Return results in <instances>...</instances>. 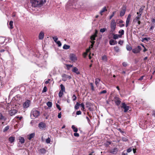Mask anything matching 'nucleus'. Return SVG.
Here are the masks:
<instances>
[{
	"mask_svg": "<svg viewBox=\"0 0 155 155\" xmlns=\"http://www.w3.org/2000/svg\"><path fill=\"white\" fill-rule=\"evenodd\" d=\"M56 43L58 44L59 47H60L61 45V44L60 41H57Z\"/></svg>",
	"mask_w": 155,
	"mask_h": 155,
	"instance_id": "obj_52",
	"label": "nucleus"
},
{
	"mask_svg": "<svg viewBox=\"0 0 155 155\" xmlns=\"http://www.w3.org/2000/svg\"><path fill=\"white\" fill-rule=\"evenodd\" d=\"M64 92V91H60L58 94V96L59 97L61 98L62 97Z\"/></svg>",
	"mask_w": 155,
	"mask_h": 155,
	"instance_id": "obj_29",
	"label": "nucleus"
},
{
	"mask_svg": "<svg viewBox=\"0 0 155 155\" xmlns=\"http://www.w3.org/2000/svg\"><path fill=\"white\" fill-rule=\"evenodd\" d=\"M46 142L47 143H49L51 142V139L50 138L48 137V138L46 140Z\"/></svg>",
	"mask_w": 155,
	"mask_h": 155,
	"instance_id": "obj_45",
	"label": "nucleus"
},
{
	"mask_svg": "<svg viewBox=\"0 0 155 155\" xmlns=\"http://www.w3.org/2000/svg\"><path fill=\"white\" fill-rule=\"evenodd\" d=\"M78 0H70L67 3L66 8L67 9H72L75 8L79 9H83L84 8L83 3L81 2L79 4H75Z\"/></svg>",
	"mask_w": 155,
	"mask_h": 155,
	"instance_id": "obj_1",
	"label": "nucleus"
},
{
	"mask_svg": "<svg viewBox=\"0 0 155 155\" xmlns=\"http://www.w3.org/2000/svg\"><path fill=\"white\" fill-rule=\"evenodd\" d=\"M102 59L104 61H106L107 60V57L106 55H104L102 57Z\"/></svg>",
	"mask_w": 155,
	"mask_h": 155,
	"instance_id": "obj_42",
	"label": "nucleus"
},
{
	"mask_svg": "<svg viewBox=\"0 0 155 155\" xmlns=\"http://www.w3.org/2000/svg\"><path fill=\"white\" fill-rule=\"evenodd\" d=\"M143 40H146V41H147L149 40H150V38H143Z\"/></svg>",
	"mask_w": 155,
	"mask_h": 155,
	"instance_id": "obj_62",
	"label": "nucleus"
},
{
	"mask_svg": "<svg viewBox=\"0 0 155 155\" xmlns=\"http://www.w3.org/2000/svg\"><path fill=\"white\" fill-rule=\"evenodd\" d=\"M39 153L40 154H44L46 153V150L45 149L42 148L40 149L39 150Z\"/></svg>",
	"mask_w": 155,
	"mask_h": 155,
	"instance_id": "obj_21",
	"label": "nucleus"
},
{
	"mask_svg": "<svg viewBox=\"0 0 155 155\" xmlns=\"http://www.w3.org/2000/svg\"><path fill=\"white\" fill-rule=\"evenodd\" d=\"M140 45L143 48L144 50H143V51L144 52H146L147 51V49L143 45V44H140Z\"/></svg>",
	"mask_w": 155,
	"mask_h": 155,
	"instance_id": "obj_50",
	"label": "nucleus"
},
{
	"mask_svg": "<svg viewBox=\"0 0 155 155\" xmlns=\"http://www.w3.org/2000/svg\"><path fill=\"white\" fill-rule=\"evenodd\" d=\"M5 39L3 37H0V43L2 44L5 42Z\"/></svg>",
	"mask_w": 155,
	"mask_h": 155,
	"instance_id": "obj_26",
	"label": "nucleus"
},
{
	"mask_svg": "<svg viewBox=\"0 0 155 155\" xmlns=\"http://www.w3.org/2000/svg\"><path fill=\"white\" fill-rule=\"evenodd\" d=\"M74 135L75 137H78L79 136V134L76 133H74Z\"/></svg>",
	"mask_w": 155,
	"mask_h": 155,
	"instance_id": "obj_58",
	"label": "nucleus"
},
{
	"mask_svg": "<svg viewBox=\"0 0 155 155\" xmlns=\"http://www.w3.org/2000/svg\"><path fill=\"white\" fill-rule=\"evenodd\" d=\"M90 84V85H91V89L93 91H94V85H93V83H91Z\"/></svg>",
	"mask_w": 155,
	"mask_h": 155,
	"instance_id": "obj_48",
	"label": "nucleus"
},
{
	"mask_svg": "<svg viewBox=\"0 0 155 155\" xmlns=\"http://www.w3.org/2000/svg\"><path fill=\"white\" fill-rule=\"evenodd\" d=\"M80 106V104H79L78 102H77L75 106H74V109L75 110H78L79 107V106Z\"/></svg>",
	"mask_w": 155,
	"mask_h": 155,
	"instance_id": "obj_28",
	"label": "nucleus"
},
{
	"mask_svg": "<svg viewBox=\"0 0 155 155\" xmlns=\"http://www.w3.org/2000/svg\"><path fill=\"white\" fill-rule=\"evenodd\" d=\"M52 38L55 42L58 41V38L57 36L53 37Z\"/></svg>",
	"mask_w": 155,
	"mask_h": 155,
	"instance_id": "obj_49",
	"label": "nucleus"
},
{
	"mask_svg": "<svg viewBox=\"0 0 155 155\" xmlns=\"http://www.w3.org/2000/svg\"><path fill=\"white\" fill-rule=\"evenodd\" d=\"M115 12H113V14L112 15H111L110 17V19L111 18L114 16V14L115 13Z\"/></svg>",
	"mask_w": 155,
	"mask_h": 155,
	"instance_id": "obj_60",
	"label": "nucleus"
},
{
	"mask_svg": "<svg viewBox=\"0 0 155 155\" xmlns=\"http://www.w3.org/2000/svg\"><path fill=\"white\" fill-rule=\"evenodd\" d=\"M80 106L82 108L81 110H84L85 109L84 108V105L83 103H82L81 104H80Z\"/></svg>",
	"mask_w": 155,
	"mask_h": 155,
	"instance_id": "obj_43",
	"label": "nucleus"
},
{
	"mask_svg": "<svg viewBox=\"0 0 155 155\" xmlns=\"http://www.w3.org/2000/svg\"><path fill=\"white\" fill-rule=\"evenodd\" d=\"M143 8H141L139 10V14L142 15V13L143 11Z\"/></svg>",
	"mask_w": 155,
	"mask_h": 155,
	"instance_id": "obj_46",
	"label": "nucleus"
},
{
	"mask_svg": "<svg viewBox=\"0 0 155 155\" xmlns=\"http://www.w3.org/2000/svg\"><path fill=\"white\" fill-rule=\"evenodd\" d=\"M9 128V127L8 126H6L4 129L3 130V132H5L7 131Z\"/></svg>",
	"mask_w": 155,
	"mask_h": 155,
	"instance_id": "obj_39",
	"label": "nucleus"
},
{
	"mask_svg": "<svg viewBox=\"0 0 155 155\" xmlns=\"http://www.w3.org/2000/svg\"><path fill=\"white\" fill-rule=\"evenodd\" d=\"M110 25L111 31L113 32L114 31L116 28V23L114 19H112L111 20Z\"/></svg>",
	"mask_w": 155,
	"mask_h": 155,
	"instance_id": "obj_4",
	"label": "nucleus"
},
{
	"mask_svg": "<svg viewBox=\"0 0 155 155\" xmlns=\"http://www.w3.org/2000/svg\"><path fill=\"white\" fill-rule=\"evenodd\" d=\"M17 112V110L15 109H12L9 111V114L10 116H12L15 115Z\"/></svg>",
	"mask_w": 155,
	"mask_h": 155,
	"instance_id": "obj_12",
	"label": "nucleus"
},
{
	"mask_svg": "<svg viewBox=\"0 0 155 155\" xmlns=\"http://www.w3.org/2000/svg\"><path fill=\"white\" fill-rule=\"evenodd\" d=\"M126 48L129 51H130L132 49V48L128 45H127Z\"/></svg>",
	"mask_w": 155,
	"mask_h": 155,
	"instance_id": "obj_38",
	"label": "nucleus"
},
{
	"mask_svg": "<svg viewBox=\"0 0 155 155\" xmlns=\"http://www.w3.org/2000/svg\"><path fill=\"white\" fill-rule=\"evenodd\" d=\"M32 5L34 7L41 6L45 2L46 0H31Z\"/></svg>",
	"mask_w": 155,
	"mask_h": 155,
	"instance_id": "obj_2",
	"label": "nucleus"
},
{
	"mask_svg": "<svg viewBox=\"0 0 155 155\" xmlns=\"http://www.w3.org/2000/svg\"><path fill=\"white\" fill-rule=\"evenodd\" d=\"M44 36V33L43 32L41 31L39 35V39L40 40L43 39Z\"/></svg>",
	"mask_w": 155,
	"mask_h": 155,
	"instance_id": "obj_18",
	"label": "nucleus"
},
{
	"mask_svg": "<svg viewBox=\"0 0 155 155\" xmlns=\"http://www.w3.org/2000/svg\"><path fill=\"white\" fill-rule=\"evenodd\" d=\"M81 112L80 110H78L76 112V114L77 115H81Z\"/></svg>",
	"mask_w": 155,
	"mask_h": 155,
	"instance_id": "obj_56",
	"label": "nucleus"
},
{
	"mask_svg": "<svg viewBox=\"0 0 155 155\" xmlns=\"http://www.w3.org/2000/svg\"><path fill=\"white\" fill-rule=\"evenodd\" d=\"M125 12V9H123L122 10H121L120 14V15L121 17H122L123 16Z\"/></svg>",
	"mask_w": 155,
	"mask_h": 155,
	"instance_id": "obj_24",
	"label": "nucleus"
},
{
	"mask_svg": "<svg viewBox=\"0 0 155 155\" xmlns=\"http://www.w3.org/2000/svg\"><path fill=\"white\" fill-rule=\"evenodd\" d=\"M122 140L123 141L126 142L128 140V139L127 137H124L122 138Z\"/></svg>",
	"mask_w": 155,
	"mask_h": 155,
	"instance_id": "obj_41",
	"label": "nucleus"
},
{
	"mask_svg": "<svg viewBox=\"0 0 155 155\" xmlns=\"http://www.w3.org/2000/svg\"><path fill=\"white\" fill-rule=\"evenodd\" d=\"M107 93V91L105 90H103L101 92H100L99 93V94H105Z\"/></svg>",
	"mask_w": 155,
	"mask_h": 155,
	"instance_id": "obj_53",
	"label": "nucleus"
},
{
	"mask_svg": "<svg viewBox=\"0 0 155 155\" xmlns=\"http://www.w3.org/2000/svg\"><path fill=\"white\" fill-rule=\"evenodd\" d=\"M40 114V112L36 109H33L31 111V117L36 118L38 117Z\"/></svg>",
	"mask_w": 155,
	"mask_h": 155,
	"instance_id": "obj_3",
	"label": "nucleus"
},
{
	"mask_svg": "<svg viewBox=\"0 0 155 155\" xmlns=\"http://www.w3.org/2000/svg\"><path fill=\"white\" fill-rule=\"evenodd\" d=\"M47 105L49 107H51L52 106V103L51 102L48 101L47 103Z\"/></svg>",
	"mask_w": 155,
	"mask_h": 155,
	"instance_id": "obj_36",
	"label": "nucleus"
},
{
	"mask_svg": "<svg viewBox=\"0 0 155 155\" xmlns=\"http://www.w3.org/2000/svg\"><path fill=\"white\" fill-rule=\"evenodd\" d=\"M13 21H11L9 22V28L11 29H12L13 28Z\"/></svg>",
	"mask_w": 155,
	"mask_h": 155,
	"instance_id": "obj_31",
	"label": "nucleus"
},
{
	"mask_svg": "<svg viewBox=\"0 0 155 155\" xmlns=\"http://www.w3.org/2000/svg\"><path fill=\"white\" fill-rule=\"evenodd\" d=\"M117 148H114L110 150V153L114 154H115L117 153Z\"/></svg>",
	"mask_w": 155,
	"mask_h": 155,
	"instance_id": "obj_16",
	"label": "nucleus"
},
{
	"mask_svg": "<svg viewBox=\"0 0 155 155\" xmlns=\"http://www.w3.org/2000/svg\"><path fill=\"white\" fill-rule=\"evenodd\" d=\"M117 41H115L112 39L110 40L109 41V44L111 45H113L117 44Z\"/></svg>",
	"mask_w": 155,
	"mask_h": 155,
	"instance_id": "obj_14",
	"label": "nucleus"
},
{
	"mask_svg": "<svg viewBox=\"0 0 155 155\" xmlns=\"http://www.w3.org/2000/svg\"><path fill=\"white\" fill-rule=\"evenodd\" d=\"M71 128L73 130L74 132H77L78 131V129L74 125H73L72 126Z\"/></svg>",
	"mask_w": 155,
	"mask_h": 155,
	"instance_id": "obj_27",
	"label": "nucleus"
},
{
	"mask_svg": "<svg viewBox=\"0 0 155 155\" xmlns=\"http://www.w3.org/2000/svg\"><path fill=\"white\" fill-rule=\"evenodd\" d=\"M118 33L120 34L119 35H119V37L120 38H121L122 35L124 34V31L123 30L121 29L119 31Z\"/></svg>",
	"mask_w": 155,
	"mask_h": 155,
	"instance_id": "obj_17",
	"label": "nucleus"
},
{
	"mask_svg": "<svg viewBox=\"0 0 155 155\" xmlns=\"http://www.w3.org/2000/svg\"><path fill=\"white\" fill-rule=\"evenodd\" d=\"M97 37L96 35H92L91 36L90 38L91 40H94L95 39V38Z\"/></svg>",
	"mask_w": 155,
	"mask_h": 155,
	"instance_id": "obj_37",
	"label": "nucleus"
},
{
	"mask_svg": "<svg viewBox=\"0 0 155 155\" xmlns=\"http://www.w3.org/2000/svg\"><path fill=\"white\" fill-rule=\"evenodd\" d=\"M15 139V137H9L8 140L10 142L12 143L14 141Z\"/></svg>",
	"mask_w": 155,
	"mask_h": 155,
	"instance_id": "obj_22",
	"label": "nucleus"
},
{
	"mask_svg": "<svg viewBox=\"0 0 155 155\" xmlns=\"http://www.w3.org/2000/svg\"><path fill=\"white\" fill-rule=\"evenodd\" d=\"M123 43H124V41L123 40H120L118 41L119 44L120 45H123Z\"/></svg>",
	"mask_w": 155,
	"mask_h": 155,
	"instance_id": "obj_51",
	"label": "nucleus"
},
{
	"mask_svg": "<svg viewBox=\"0 0 155 155\" xmlns=\"http://www.w3.org/2000/svg\"><path fill=\"white\" fill-rule=\"evenodd\" d=\"M131 17V15L130 14H129L127 18L126 22V27H127L129 25V22L130 21Z\"/></svg>",
	"mask_w": 155,
	"mask_h": 155,
	"instance_id": "obj_11",
	"label": "nucleus"
},
{
	"mask_svg": "<svg viewBox=\"0 0 155 155\" xmlns=\"http://www.w3.org/2000/svg\"><path fill=\"white\" fill-rule=\"evenodd\" d=\"M35 136V134L34 133H31L30 134L28 137V139L29 140H31L32 138H33Z\"/></svg>",
	"mask_w": 155,
	"mask_h": 155,
	"instance_id": "obj_20",
	"label": "nucleus"
},
{
	"mask_svg": "<svg viewBox=\"0 0 155 155\" xmlns=\"http://www.w3.org/2000/svg\"><path fill=\"white\" fill-rule=\"evenodd\" d=\"M62 77V80L64 81H66L68 79L69 80L71 78V77L70 76L65 74H63Z\"/></svg>",
	"mask_w": 155,
	"mask_h": 155,
	"instance_id": "obj_9",
	"label": "nucleus"
},
{
	"mask_svg": "<svg viewBox=\"0 0 155 155\" xmlns=\"http://www.w3.org/2000/svg\"><path fill=\"white\" fill-rule=\"evenodd\" d=\"M56 106L58 108V110H61V107H60V106L59 105L57 104L56 105Z\"/></svg>",
	"mask_w": 155,
	"mask_h": 155,
	"instance_id": "obj_57",
	"label": "nucleus"
},
{
	"mask_svg": "<svg viewBox=\"0 0 155 155\" xmlns=\"http://www.w3.org/2000/svg\"><path fill=\"white\" fill-rule=\"evenodd\" d=\"M121 107L124 109V112H127L129 109V107L126 105L125 103H122Z\"/></svg>",
	"mask_w": 155,
	"mask_h": 155,
	"instance_id": "obj_8",
	"label": "nucleus"
},
{
	"mask_svg": "<svg viewBox=\"0 0 155 155\" xmlns=\"http://www.w3.org/2000/svg\"><path fill=\"white\" fill-rule=\"evenodd\" d=\"M121 99L117 96H115L114 97V101L116 105L119 106L121 103Z\"/></svg>",
	"mask_w": 155,
	"mask_h": 155,
	"instance_id": "obj_5",
	"label": "nucleus"
},
{
	"mask_svg": "<svg viewBox=\"0 0 155 155\" xmlns=\"http://www.w3.org/2000/svg\"><path fill=\"white\" fill-rule=\"evenodd\" d=\"M72 97L73 98V101H75L77 99V97L74 94L73 95Z\"/></svg>",
	"mask_w": 155,
	"mask_h": 155,
	"instance_id": "obj_55",
	"label": "nucleus"
},
{
	"mask_svg": "<svg viewBox=\"0 0 155 155\" xmlns=\"http://www.w3.org/2000/svg\"><path fill=\"white\" fill-rule=\"evenodd\" d=\"M70 46L67 45L66 44H65L63 46V48L64 49H68L70 48Z\"/></svg>",
	"mask_w": 155,
	"mask_h": 155,
	"instance_id": "obj_32",
	"label": "nucleus"
},
{
	"mask_svg": "<svg viewBox=\"0 0 155 155\" xmlns=\"http://www.w3.org/2000/svg\"><path fill=\"white\" fill-rule=\"evenodd\" d=\"M100 81V80L99 78H96L95 80V84L97 86L98 84H99V82Z\"/></svg>",
	"mask_w": 155,
	"mask_h": 155,
	"instance_id": "obj_33",
	"label": "nucleus"
},
{
	"mask_svg": "<svg viewBox=\"0 0 155 155\" xmlns=\"http://www.w3.org/2000/svg\"><path fill=\"white\" fill-rule=\"evenodd\" d=\"M47 91V88L46 86H45V87H44L43 88V90L42 91V92L43 93L45 92H46Z\"/></svg>",
	"mask_w": 155,
	"mask_h": 155,
	"instance_id": "obj_54",
	"label": "nucleus"
},
{
	"mask_svg": "<svg viewBox=\"0 0 155 155\" xmlns=\"http://www.w3.org/2000/svg\"><path fill=\"white\" fill-rule=\"evenodd\" d=\"M141 15L139 14L138 15H137V16L136 17L135 19H134V21H138L140 20V18L141 17Z\"/></svg>",
	"mask_w": 155,
	"mask_h": 155,
	"instance_id": "obj_30",
	"label": "nucleus"
},
{
	"mask_svg": "<svg viewBox=\"0 0 155 155\" xmlns=\"http://www.w3.org/2000/svg\"><path fill=\"white\" fill-rule=\"evenodd\" d=\"M30 101L28 100H27L23 104V107L24 108H28L29 105Z\"/></svg>",
	"mask_w": 155,
	"mask_h": 155,
	"instance_id": "obj_13",
	"label": "nucleus"
},
{
	"mask_svg": "<svg viewBox=\"0 0 155 155\" xmlns=\"http://www.w3.org/2000/svg\"><path fill=\"white\" fill-rule=\"evenodd\" d=\"M114 49L115 51L117 52H118L120 51V49L118 47L116 46L114 48Z\"/></svg>",
	"mask_w": 155,
	"mask_h": 155,
	"instance_id": "obj_35",
	"label": "nucleus"
},
{
	"mask_svg": "<svg viewBox=\"0 0 155 155\" xmlns=\"http://www.w3.org/2000/svg\"><path fill=\"white\" fill-rule=\"evenodd\" d=\"M142 48L140 46L138 45L137 47L133 49L132 50L134 54L139 53L141 50Z\"/></svg>",
	"mask_w": 155,
	"mask_h": 155,
	"instance_id": "obj_6",
	"label": "nucleus"
},
{
	"mask_svg": "<svg viewBox=\"0 0 155 155\" xmlns=\"http://www.w3.org/2000/svg\"><path fill=\"white\" fill-rule=\"evenodd\" d=\"M0 119L5 120V119L4 117L2 114L0 112Z\"/></svg>",
	"mask_w": 155,
	"mask_h": 155,
	"instance_id": "obj_44",
	"label": "nucleus"
},
{
	"mask_svg": "<svg viewBox=\"0 0 155 155\" xmlns=\"http://www.w3.org/2000/svg\"><path fill=\"white\" fill-rule=\"evenodd\" d=\"M38 127L40 129L43 130L46 127V126L45 123L41 122L39 124Z\"/></svg>",
	"mask_w": 155,
	"mask_h": 155,
	"instance_id": "obj_10",
	"label": "nucleus"
},
{
	"mask_svg": "<svg viewBox=\"0 0 155 155\" xmlns=\"http://www.w3.org/2000/svg\"><path fill=\"white\" fill-rule=\"evenodd\" d=\"M19 142H20L21 143H23L25 142V139L23 137H19Z\"/></svg>",
	"mask_w": 155,
	"mask_h": 155,
	"instance_id": "obj_23",
	"label": "nucleus"
},
{
	"mask_svg": "<svg viewBox=\"0 0 155 155\" xmlns=\"http://www.w3.org/2000/svg\"><path fill=\"white\" fill-rule=\"evenodd\" d=\"M113 38L114 39L116 40L119 37V35L117 34H113Z\"/></svg>",
	"mask_w": 155,
	"mask_h": 155,
	"instance_id": "obj_34",
	"label": "nucleus"
},
{
	"mask_svg": "<svg viewBox=\"0 0 155 155\" xmlns=\"http://www.w3.org/2000/svg\"><path fill=\"white\" fill-rule=\"evenodd\" d=\"M61 90L60 91L65 92V88L64 85L62 84L60 85Z\"/></svg>",
	"mask_w": 155,
	"mask_h": 155,
	"instance_id": "obj_25",
	"label": "nucleus"
},
{
	"mask_svg": "<svg viewBox=\"0 0 155 155\" xmlns=\"http://www.w3.org/2000/svg\"><path fill=\"white\" fill-rule=\"evenodd\" d=\"M122 65L124 67H126L127 65V63L125 62H123Z\"/></svg>",
	"mask_w": 155,
	"mask_h": 155,
	"instance_id": "obj_64",
	"label": "nucleus"
},
{
	"mask_svg": "<svg viewBox=\"0 0 155 155\" xmlns=\"http://www.w3.org/2000/svg\"><path fill=\"white\" fill-rule=\"evenodd\" d=\"M107 11V7L106 6H104L100 11V13L101 15H103V13Z\"/></svg>",
	"mask_w": 155,
	"mask_h": 155,
	"instance_id": "obj_19",
	"label": "nucleus"
},
{
	"mask_svg": "<svg viewBox=\"0 0 155 155\" xmlns=\"http://www.w3.org/2000/svg\"><path fill=\"white\" fill-rule=\"evenodd\" d=\"M117 130L119 131L122 134H124L125 133V132L124 131H122L121 129L120 128H118L117 129Z\"/></svg>",
	"mask_w": 155,
	"mask_h": 155,
	"instance_id": "obj_59",
	"label": "nucleus"
},
{
	"mask_svg": "<svg viewBox=\"0 0 155 155\" xmlns=\"http://www.w3.org/2000/svg\"><path fill=\"white\" fill-rule=\"evenodd\" d=\"M15 118H17V119H18L19 120H21V119L22 118V117H19L18 116H17L15 117Z\"/></svg>",
	"mask_w": 155,
	"mask_h": 155,
	"instance_id": "obj_63",
	"label": "nucleus"
},
{
	"mask_svg": "<svg viewBox=\"0 0 155 155\" xmlns=\"http://www.w3.org/2000/svg\"><path fill=\"white\" fill-rule=\"evenodd\" d=\"M132 148H130L127 150V152L128 153H130L132 151Z\"/></svg>",
	"mask_w": 155,
	"mask_h": 155,
	"instance_id": "obj_61",
	"label": "nucleus"
},
{
	"mask_svg": "<svg viewBox=\"0 0 155 155\" xmlns=\"http://www.w3.org/2000/svg\"><path fill=\"white\" fill-rule=\"evenodd\" d=\"M66 66L67 67L68 70H69L70 69V68L72 67L73 66V65L68 64H66Z\"/></svg>",
	"mask_w": 155,
	"mask_h": 155,
	"instance_id": "obj_40",
	"label": "nucleus"
},
{
	"mask_svg": "<svg viewBox=\"0 0 155 155\" xmlns=\"http://www.w3.org/2000/svg\"><path fill=\"white\" fill-rule=\"evenodd\" d=\"M70 59L73 62H75L77 60V58L75 54H71L69 55Z\"/></svg>",
	"mask_w": 155,
	"mask_h": 155,
	"instance_id": "obj_7",
	"label": "nucleus"
},
{
	"mask_svg": "<svg viewBox=\"0 0 155 155\" xmlns=\"http://www.w3.org/2000/svg\"><path fill=\"white\" fill-rule=\"evenodd\" d=\"M106 30V29L105 28H101L100 30V31L102 33H103Z\"/></svg>",
	"mask_w": 155,
	"mask_h": 155,
	"instance_id": "obj_47",
	"label": "nucleus"
},
{
	"mask_svg": "<svg viewBox=\"0 0 155 155\" xmlns=\"http://www.w3.org/2000/svg\"><path fill=\"white\" fill-rule=\"evenodd\" d=\"M73 72L76 73L77 74H80V72L79 71L78 69L76 67H74L72 70Z\"/></svg>",
	"mask_w": 155,
	"mask_h": 155,
	"instance_id": "obj_15",
	"label": "nucleus"
}]
</instances>
